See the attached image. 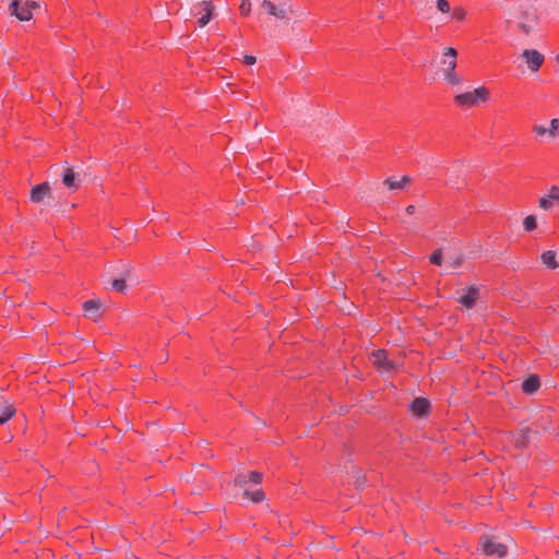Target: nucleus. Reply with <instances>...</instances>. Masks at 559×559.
Wrapping results in <instances>:
<instances>
[{"label":"nucleus","instance_id":"obj_29","mask_svg":"<svg viewBox=\"0 0 559 559\" xmlns=\"http://www.w3.org/2000/svg\"><path fill=\"white\" fill-rule=\"evenodd\" d=\"M530 429L525 428L521 430L520 437L516 439V444L523 447L528 441Z\"/></svg>","mask_w":559,"mask_h":559},{"label":"nucleus","instance_id":"obj_19","mask_svg":"<svg viewBox=\"0 0 559 559\" xmlns=\"http://www.w3.org/2000/svg\"><path fill=\"white\" fill-rule=\"evenodd\" d=\"M201 5L203 7L205 16L200 17L198 23H199L200 27H204L210 22V20L212 17L214 5L212 4L211 1H206V0H203L201 2Z\"/></svg>","mask_w":559,"mask_h":559},{"label":"nucleus","instance_id":"obj_10","mask_svg":"<svg viewBox=\"0 0 559 559\" xmlns=\"http://www.w3.org/2000/svg\"><path fill=\"white\" fill-rule=\"evenodd\" d=\"M12 15L16 16L20 21H29L33 17L31 10L22 3V0H13L9 7Z\"/></svg>","mask_w":559,"mask_h":559},{"label":"nucleus","instance_id":"obj_12","mask_svg":"<svg viewBox=\"0 0 559 559\" xmlns=\"http://www.w3.org/2000/svg\"><path fill=\"white\" fill-rule=\"evenodd\" d=\"M457 51L452 47H447L441 57L442 72L455 70L456 68Z\"/></svg>","mask_w":559,"mask_h":559},{"label":"nucleus","instance_id":"obj_22","mask_svg":"<svg viewBox=\"0 0 559 559\" xmlns=\"http://www.w3.org/2000/svg\"><path fill=\"white\" fill-rule=\"evenodd\" d=\"M465 260V255L463 253H457V254H453V255H450L448 258V263L451 267H460L463 262Z\"/></svg>","mask_w":559,"mask_h":559},{"label":"nucleus","instance_id":"obj_20","mask_svg":"<svg viewBox=\"0 0 559 559\" xmlns=\"http://www.w3.org/2000/svg\"><path fill=\"white\" fill-rule=\"evenodd\" d=\"M542 262L549 269L555 270L558 267V263L556 261V252L555 251H545L540 255Z\"/></svg>","mask_w":559,"mask_h":559},{"label":"nucleus","instance_id":"obj_7","mask_svg":"<svg viewBox=\"0 0 559 559\" xmlns=\"http://www.w3.org/2000/svg\"><path fill=\"white\" fill-rule=\"evenodd\" d=\"M521 56L532 72H537L544 62V56L535 49H525Z\"/></svg>","mask_w":559,"mask_h":559},{"label":"nucleus","instance_id":"obj_3","mask_svg":"<svg viewBox=\"0 0 559 559\" xmlns=\"http://www.w3.org/2000/svg\"><path fill=\"white\" fill-rule=\"evenodd\" d=\"M509 544L493 535H481L478 540V551L486 557L502 559L507 556Z\"/></svg>","mask_w":559,"mask_h":559},{"label":"nucleus","instance_id":"obj_6","mask_svg":"<svg viewBox=\"0 0 559 559\" xmlns=\"http://www.w3.org/2000/svg\"><path fill=\"white\" fill-rule=\"evenodd\" d=\"M372 364L384 374H393L399 366L388 358L386 352L378 349L371 354Z\"/></svg>","mask_w":559,"mask_h":559},{"label":"nucleus","instance_id":"obj_25","mask_svg":"<svg viewBox=\"0 0 559 559\" xmlns=\"http://www.w3.org/2000/svg\"><path fill=\"white\" fill-rule=\"evenodd\" d=\"M523 226L526 231H532L536 228V217L534 215H528L523 221Z\"/></svg>","mask_w":559,"mask_h":559},{"label":"nucleus","instance_id":"obj_35","mask_svg":"<svg viewBox=\"0 0 559 559\" xmlns=\"http://www.w3.org/2000/svg\"><path fill=\"white\" fill-rule=\"evenodd\" d=\"M24 3L31 10V12L39 8V3L34 0H26Z\"/></svg>","mask_w":559,"mask_h":559},{"label":"nucleus","instance_id":"obj_24","mask_svg":"<svg viewBox=\"0 0 559 559\" xmlns=\"http://www.w3.org/2000/svg\"><path fill=\"white\" fill-rule=\"evenodd\" d=\"M243 496L249 498L252 502H261L264 499V493L262 489H258L253 492H250L248 490H245Z\"/></svg>","mask_w":559,"mask_h":559},{"label":"nucleus","instance_id":"obj_31","mask_svg":"<svg viewBox=\"0 0 559 559\" xmlns=\"http://www.w3.org/2000/svg\"><path fill=\"white\" fill-rule=\"evenodd\" d=\"M355 478H356L355 479L356 488H358V489L364 488V486L366 484V478H365V475L361 473V471H356Z\"/></svg>","mask_w":559,"mask_h":559},{"label":"nucleus","instance_id":"obj_39","mask_svg":"<svg viewBox=\"0 0 559 559\" xmlns=\"http://www.w3.org/2000/svg\"><path fill=\"white\" fill-rule=\"evenodd\" d=\"M557 61H558V63H559V55L557 56Z\"/></svg>","mask_w":559,"mask_h":559},{"label":"nucleus","instance_id":"obj_33","mask_svg":"<svg viewBox=\"0 0 559 559\" xmlns=\"http://www.w3.org/2000/svg\"><path fill=\"white\" fill-rule=\"evenodd\" d=\"M239 10L242 15H248L251 11V2L250 0H242L239 7Z\"/></svg>","mask_w":559,"mask_h":559},{"label":"nucleus","instance_id":"obj_37","mask_svg":"<svg viewBox=\"0 0 559 559\" xmlns=\"http://www.w3.org/2000/svg\"><path fill=\"white\" fill-rule=\"evenodd\" d=\"M406 213L409 214V215H413L415 214L416 212V207L414 205H408L406 209H405Z\"/></svg>","mask_w":559,"mask_h":559},{"label":"nucleus","instance_id":"obj_11","mask_svg":"<svg viewBox=\"0 0 559 559\" xmlns=\"http://www.w3.org/2000/svg\"><path fill=\"white\" fill-rule=\"evenodd\" d=\"M102 307L103 302L99 299L86 300L83 304L84 314L87 318L97 321L102 317Z\"/></svg>","mask_w":559,"mask_h":559},{"label":"nucleus","instance_id":"obj_4","mask_svg":"<svg viewBox=\"0 0 559 559\" xmlns=\"http://www.w3.org/2000/svg\"><path fill=\"white\" fill-rule=\"evenodd\" d=\"M261 7L266 11L267 14L278 20H287L295 13L293 5L287 1H280L274 3L270 0H263Z\"/></svg>","mask_w":559,"mask_h":559},{"label":"nucleus","instance_id":"obj_34","mask_svg":"<svg viewBox=\"0 0 559 559\" xmlns=\"http://www.w3.org/2000/svg\"><path fill=\"white\" fill-rule=\"evenodd\" d=\"M534 132L538 135V136H543L545 134H547V128H545L544 126H540V124H536L534 126L533 128Z\"/></svg>","mask_w":559,"mask_h":559},{"label":"nucleus","instance_id":"obj_17","mask_svg":"<svg viewBox=\"0 0 559 559\" xmlns=\"http://www.w3.org/2000/svg\"><path fill=\"white\" fill-rule=\"evenodd\" d=\"M540 386L539 378L536 374L530 376L522 382V390L526 394H533L538 391Z\"/></svg>","mask_w":559,"mask_h":559},{"label":"nucleus","instance_id":"obj_27","mask_svg":"<svg viewBox=\"0 0 559 559\" xmlns=\"http://www.w3.org/2000/svg\"><path fill=\"white\" fill-rule=\"evenodd\" d=\"M436 7L439 12L444 13V14L450 13L452 10L449 1H447V0H437Z\"/></svg>","mask_w":559,"mask_h":559},{"label":"nucleus","instance_id":"obj_5","mask_svg":"<svg viewBox=\"0 0 559 559\" xmlns=\"http://www.w3.org/2000/svg\"><path fill=\"white\" fill-rule=\"evenodd\" d=\"M489 98V92L485 87H477L472 92L457 94L455 103L463 107H472L479 103H484Z\"/></svg>","mask_w":559,"mask_h":559},{"label":"nucleus","instance_id":"obj_30","mask_svg":"<svg viewBox=\"0 0 559 559\" xmlns=\"http://www.w3.org/2000/svg\"><path fill=\"white\" fill-rule=\"evenodd\" d=\"M248 483V476H246L245 474H238L235 479H234V484L235 486H238L240 488H246V485Z\"/></svg>","mask_w":559,"mask_h":559},{"label":"nucleus","instance_id":"obj_23","mask_svg":"<svg viewBox=\"0 0 559 559\" xmlns=\"http://www.w3.org/2000/svg\"><path fill=\"white\" fill-rule=\"evenodd\" d=\"M443 73V76H444V80L450 84V85H457L461 83V79L459 78V75L455 73V70H450V71H445V72H442Z\"/></svg>","mask_w":559,"mask_h":559},{"label":"nucleus","instance_id":"obj_38","mask_svg":"<svg viewBox=\"0 0 559 559\" xmlns=\"http://www.w3.org/2000/svg\"><path fill=\"white\" fill-rule=\"evenodd\" d=\"M258 424H261L262 426H264V423L259 419H258Z\"/></svg>","mask_w":559,"mask_h":559},{"label":"nucleus","instance_id":"obj_36","mask_svg":"<svg viewBox=\"0 0 559 559\" xmlns=\"http://www.w3.org/2000/svg\"><path fill=\"white\" fill-rule=\"evenodd\" d=\"M243 61H245L246 64L252 66V64L255 63L257 59L253 56L247 55V56H245Z\"/></svg>","mask_w":559,"mask_h":559},{"label":"nucleus","instance_id":"obj_21","mask_svg":"<svg viewBox=\"0 0 559 559\" xmlns=\"http://www.w3.org/2000/svg\"><path fill=\"white\" fill-rule=\"evenodd\" d=\"M450 13V20L453 22H464L467 16V11L462 5L454 7Z\"/></svg>","mask_w":559,"mask_h":559},{"label":"nucleus","instance_id":"obj_18","mask_svg":"<svg viewBox=\"0 0 559 559\" xmlns=\"http://www.w3.org/2000/svg\"><path fill=\"white\" fill-rule=\"evenodd\" d=\"M411 182V177L403 176L401 179L396 180L395 178H388L384 180V186H386L390 190H403Z\"/></svg>","mask_w":559,"mask_h":559},{"label":"nucleus","instance_id":"obj_15","mask_svg":"<svg viewBox=\"0 0 559 559\" xmlns=\"http://www.w3.org/2000/svg\"><path fill=\"white\" fill-rule=\"evenodd\" d=\"M15 414V408L7 399L0 396V425L7 423Z\"/></svg>","mask_w":559,"mask_h":559},{"label":"nucleus","instance_id":"obj_8","mask_svg":"<svg viewBox=\"0 0 559 559\" xmlns=\"http://www.w3.org/2000/svg\"><path fill=\"white\" fill-rule=\"evenodd\" d=\"M49 198H51V187L47 181L36 185L31 189L29 199L33 203H40Z\"/></svg>","mask_w":559,"mask_h":559},{"label":"nucleus","instance_id":"obj_9","mask_svg":"<svg viewBox=\"0 0 559 559\" xmlns=\"http://www.w3.org/2000/svg\"><path fill=\"white\" fill-rule=\"evenodd\" d=\"M62 183L66 188L74 191L81 183V178L78 173L74 171L73 167L66 166L62 174Z\"/></svg>","mask_w":559,"mask_h":559},{"label":"nucleus","instance_id":"obj_13","mask_svg":"<svg viewBox=\"0 0 559 559\" xmlns=\"http://www.w3.org/2000/svg\"><path fill=\"white\" fill-rule=\"evenodd\" d=\"M554 202L559 205V186H551L548 193L538 201L539 207L546 211L551 209Z\"/></svg>","mask_w":559,"mask_h":559},{"label":"nucleus","instance_id":"obj_28","mask_svg":"<svg viewBox=\"0 0 559 559\" xmlns=\"http://www.w3.org/2000/svg\"><path fill=\"white\" fill-rule=\"evenodd\" d=\"M559 128V120L554 118L550 120V126L547 130V134L551 138H555Z\"/></svg>","mask_w":559,"mask_h":559},{"label":"nucleus","instance_id":"obj_16","mask_svg":"<svg viewBox=\"0 0 559 559\" xmlns=\"http://www.w3.org/2000/svg\"><path fill=\"white\" fill-rule=\"evenodd\" d=\"M409 408L416 416H424L429 409V402L426 399L417 397L412 402Z\"/></svg>","mask_w":559,"mask_h":559},{"label":"nucleus","instance_id":"obj_14","mask_svg":"<svg viewBox=\"0 0 559 559\" xmlns=\"http://www.w3.org/2000/svg\"><path fill=\"white\" fill-rule=\"evenodd\" d=\"M479 297V289L476 287H468L463 292L459 301L466 308H473Z\"/></svg>","mask_w":559,"mask_h":559},{"label":"nucleus","instance_id":"obj_2","mask_svg":"<svg viewBox=\"0 0 559 559\" xmlns=\"http://www.w3.org/2000/svg\"><path fill=\"white\" fill-rule=\"evenodd\" d=\"M112 273L115 277L112 278L110 285L111 288L116 292L124 293L127 290V283L130 285H135L139 283L134 267L130 263L122 261L117 262L112 267Z\"/></svg>","mask_w":559,"mask_h":559},{"label":"nucleus","instance_id":"obj_26","mask_svg":"<svg viewBox=\"0 0 559 559\" xmlns=\"http://www.w3.org/2000/svg\"><path fill=\"white\" fill-rule=\"evenodd\" d=\"M430 262L436 265H441L443 261V254L441 249L435 250L429 258Z\"/></svg>","mask_w":559,"mask_h":559},{"label":"nucleus","instance_id":"obj_32","mask_svg":"<svg viewBox=\"0 0 559 559\" xmlns=\"http://www.w3.org/2000/svg\"><path fill=\"white\" fill-rule=\"evenodd\" d=\"M262 480V474L259 473V472H250L248 474V481L252 483V484H260Z\"/></svg>","mask_w":559,"mask_h":559},{"label":"nucleus","instance_id":"obj_1","mask_svg":"<svg viewBox=\"0 0 559 559\" xmlns=\"http://www.w3.org/2000/svg\"><path fill=\"white\" fill-rule=\"evenodd\" d=\"M507 24L530 37L538 32L539 19L537 9L528 2L513 5L508 11Z\"/></svg>","mask_w":559,"mask_h":559}]
</instances>
